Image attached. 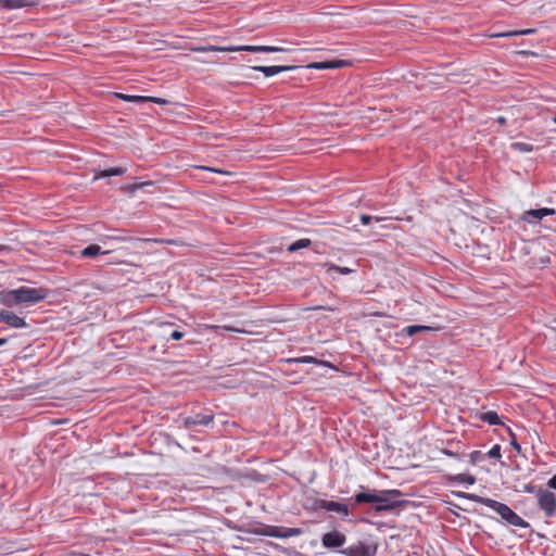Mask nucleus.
<instances>
[{
	"mask_svg": "<svg viewBox=\"0 0 556 556\" xmlns=\"http://www.w3.org/2000/svg\"><path fill=\"white\" fill-rule=\"evenodd\" d=\"M362 491L353 496L356 504H372L375 513L393 511L403 507L407 501L401 500L402 492L396 489L391 490H370L361 486Z\"/></svg>",
	"mask_w": 556,
	"mask_h": 556,
	"instance_id": "f257e3e1",
	"label": "nucleus"
},
{
	"mask_svg": "<svg viewBox=\"0 0 556 556\" xmlns=\"http://www.w3.org/2000/svg\"><path fill=\"white\" fill-rule=\"evenodd\" d=\"M458 497L468 498L470 501L485 505L486 507L496 511L507 523L519 527L528 528L529 523L517 515L508 505L497 502L489 497H482L472 493L457 492L455 493Z\"/></svg>",
	"mask_w": 556,
	"mask_h": 556,
	"instance_id": "f03ea898",
	"label": "nucleus"
},
{
	"mask_svg": "<svg viewBox=\"0 0 556 556\" xmlns=\"http://www.w3.org/2000/svg\"><path fill=\"white\" fill-rule=\"evenodd\" d=\"M48 296V290L45 288H33L22 286L17 289L4 291L2 301L7 306L33 305L43 301Z\"/></svg>",
	"mask_w": 556,
	"mask_h": 556,
	"instance_id": "7ed1b4c3",
	"label": "nucleus"
},
{
	"mask_svg": "<svg viewBox=\"0 0 556 556\" xmlns=\"http://www.w3.org/2000/svg\"><path fill=\"white\" fill-rule=\"evenodd\" d=\"M192 51L198 52H210V51H223V52H233V51H247V52H282L287 51L285 48L275 47V46H230V47H217V46H200L192 48Z\"/></svg>",
	"mask_w": 556,
	"mask_h": 556,
	"instance_id": "20e7f679",
	"label": "nucleus"
},
{
	"mask_svg": "<svg viewBox=\"0 0 556 556\" xmlns=\"http://www.w3.org/2000/svg\"><path fill=\"white\" fill-rule=\"evenodd\" d=\"M538 505L544 511L545 517L556 516V495L549 490L539 489L535 493Z\"/></svg>",
	"mask_w": 556,
	"mask_h": 556,
	"instance_id": "39448f33",
	"label": "nucleus"
},
{
	"mask_svg": "<svg viewBox=\"0 0 556 556\" xmlns=\"http://www.w3.org/2000/svg\"><path fill=\"white\" fill-rule=\"evenodd\" d=\"M378 546L375 543L358 541L339 552L344 556H376Z\"/></svg>",
	"mask_w": 556,
	"mask_h": 556,
	"instance_id": "423d86ee",
	"label": "nucleus"
},
{
	"mask_svg": "<svg viewBox=\"0 0 556 556\" xmlns=\"http://www.w3.org/2000/svg\"><path fill=\"white\" fill-rule=\"evenodd\" d=\"M346 542V536L344 533L333 530L323 534L321 544L324 547L328 549H337L342 547Z\"/></svg>",
	"mask_w": 556,
	"mask_h": 556,
	"instance_id": "0eeeda50",
	"label": "nucleus"
},
{
	"mask_svg": "<svg viewBox=\"0 0 556 556\" xmlns=\"http://www.w3.org/2000/svg\"><path fill=\"white\" fill-rule=\"evenodd\" d=\"M180 420L184 428H190L192 426H207L214 421V415L199 413L194 416L181 417Z\"/></svg>",
	"mask_w": 556,
	"mask_h": 556,
	"instance_id": "6e6552de",
	"label": "nucleus"
},
{
	"mask_svg": "<svg viewBox=\"0 0 556 556\" xmlns=\"http://www.w3.org/2000/svg\"><path fill=\"white\" fill-rule=\"evenodd\" d=\"M553 214H555L554 208L542 207V208H536V210H529L522 214L521 219L529 224L534 225V224H538L543 217L549 216Z\"/></svg>",
	"mask_w": 556,
	"mask_h": 556,
	"instance_id": "1a4fd4ad",
	"label": "nucleus"
},
{
	"mask_svg": "<svg viewBox=\"0 0 556 556\" xmlns=\"http://www.w3.org/2000/svg\"><path fill=\"white\" fill-rule=\"evenodd\" d=\"M0 320L12 328L20 329L26 327V321L24 318L7 309L0 311Z\"/></svg>",
	"mask_w": 556,
	"mask_h": 556,
	"instance_id": "9d476101",
	"label": "nucleus"
},
{
	"mask_svg": "<svg viewBox=\"0 0 556 556\" xmlns=\"http://www.w3.org/2000/svg\"><path fill=\"white\" fill-rule=\"evenodd\" d=\"M296 66L290 65H273V66H254L253 70L257 72H262L266 77H270L277 75L282 72L293 71Z\"/></svg>",
	"mask_w": 556,
	"mask_h": 556,
	"instance_id": "9b49d317",
	"label": "nucleus"
},
{
	"mask_svg": "<svg viewBox=\"0 0 556 556\" xmlns=\"http://www.w3.org/2000/svg\"><path fill=\"white\" fill-rule=\"evenodd\" d=\"M319 507L323 508V509H326L328 511H336V513L341 514L343 516H348L349 515V507L345 504H343V503H339V502H334V501L321 500L319 502Z\"/></svg>",
	"mask_w": 556,
	"mask_h": 556,
	"instance_id": "f8f14e48",
	"label": "nucleus"
},
{
	"mask_svg": "<svg viewBox=\"0 0 556 556\" xmlns=\"http://www.w3.org/2000/svg\"><path fill=\"white\" fill-rule=\"evenodd\" d=\"M302 533V530L299 528H286V527H276L269 533V535L274 538L288 539L292 536H298Z\"/></svg>",
	"mask_w": 556,
	"mask_h": 556,
	"instance_id": "ddd939ff",
	"label": "nucleus"
},
{
	"mask_svg": "<svg viewBox=\"0 0 556 556\" xmlns=\"http://www.w3.org/2000/svg\"><path fill=\"white\" fill-rule=\"evenodd\" d=\"M34 4L35 2L33 0H0V8L7 10H16Z\"/></svg>",
	"mask_w": 556,
	"mask_h": 556,
	"instance_id": "4468645a",
	"label": "nucleus"
},
{
	"mask_svg": "<svg viewBox=\"0 0 556 556\" xmlns=\"http://www.w3.org/2000/svg\"><path fill=\"white\" fill-rule=\"evenodd\" d=\"M349 64L348 61L337 60V61H326V62H317L311 65V67L316 70H328V68H341Z\"/></svg>",
	"mask_w": 556,
	"mask_h": 556,
	"instance_id": "2eb2a0df",
	"label": "nucleus"
},
{
	"mask_svg": "<svg viewBox=\"0 0 556 556\" xmlns=\"http://www.w3.org/2000/svg\"><path fill=\"white\" fill-rule=\"evenodd\" d=\"M324 267H326V273L328 276H330L332 279H334L336 277L333 276V273H338V274H341V275H349V274H352L354 273L355 270L352 269V268H349V267H341V266H338L336 264H332V263H325L323 265Z\"/></svg>",
	"mask_w": 556,
	"mask_h": 556,
	"instance_id": "dca6fc26",
	"label": "nucleus"
},
{
	"mask_svg": "<svg viewBox=\"0 0 556 556\" xmlns=\"http://www.w3.org/2000/svg\"><path fill=\"white\" fill-rule=\"evenodd\" d=\"M109 251H103L98 244H90L80 251V256L84 258L96 257L100 254H108Z\"/></svg>",
	"mask_w": 556,
	"mask_h": 556,
	"instance_id": "f3484780",
	"label": "nucleus"
},
{
	"mask_svg": "<svg viewBox=\"0 0 556 556\" xmlns=\"http://www.w3.org/2000/svg\"><path fill=\"white\" fill-rule=\"evenodd\" d=\"M126 170L127 169L125 167H112L109 169H103V170L97 172L94 178L99 179V178H108V177H112V176H122L126 173Z\"/></svg>",
	"mask_w": 556,
	"mask_h": 556,
	"instance_id": "a211bd4d",
	"label": "nucleus"
},
{
	"mask_svg": "<svg viewBox=\"0 0 556 556\" xmlns=\"http://www.w3.org/2000/svg\"><path fill=\"white\" fill-rule=\"evenodd\" d=\"M433 328L430 326H424V325H412L407 326L403 329V333H405L408 337H412L418 332L422 331H431Z\"/></svg>",
	"mask_w": 556,
	"mask_h": 556,
	"instance_id": "6ab92c4d",
	"label": "nucleus"
},
{
	"mask_svg": "<svg viewBox=\"0 0 556 556\" xmlns=\"http://www.w3.org/2000/svg\"><path fill=\"white\" fill-rule=\"evenodd\" d=\"M481 420L488 422L491 426L500 425L501 420L497 413L493 410L485 412L481 415Z\"/></svg>",
	"mask_w": 556,
	"mask_h": 556,
	"instance_id": "aec40b11",
	"label": "nucleus"
},
{
	"mask_svg": "<svg viewBox=\"0 0 556 556\" xmlns=\"http://www.w3.org/2000/svg\"><path fill=\"white\" fill-rule=\"evenodd\" d=\"M311 243H312V241L309 239H306V238L300 239V240H296L295 242L291 243L287 250L289 252H295L298 250L308 248L311 245Z\"/></svg>",
	"mask_w": 556,
	"mask_h": 556,
	"instance_id": "412c9836",
	"label": "nucleus"
},
{
	"mask_svg": "<svg viewBox=\"0 0 556 556\" xmlns=\"http://www.w3.org/2000/svg\"><path fill=\"white\" fill-rule=\"evenodd\" d=\"M115 96L124 100L126 102H134V103H143L144 102V96H132V94H125V93H115Z\"/></svg>",
	"mask_w": 556,
	"mask_h": 556,
	"instance_id": "4be33fe9",
	"label": "nucleus"
},
{
	"mask_svg": "<svg viewBox=\"0 0 556 556\" xmlns=\"http://www.w3.org/2000/svg\"><path fill=\"white\" fill-rule=\"evenodd\" d=\"M511 148L522 153L532 152L534 150V147L527 142H513Z\"/></svg>",
	"mask_w": 556,
	"mask_h": 556,
	"instance_id": "5701e85b",
	"label": "nucleus"
},
{
	"mask_svg": "<svg viewBox=\"0 0 556 556\" xmlns=\"http://www.w3.org/2000/svg\"><path fill=\"white\" fill-rule=\"evenodd\" d=\"M152 185H153L152 181L138 182V184H132L127 187H124L123 190L129 192L130 194H134L138 189H141L144 186H152Z\"/></svg>",
	"mask_w": 556,
	"mask_h": 556,
	"instance_id": "b1692460",
	"label": "nucleus"
},
{
	"mask_svg": "<svg viewBox=\"0 0 556 556\" xmlns=\"http://www.w3.org/2000/svg\"><path fill=\"white\" fill-rule=\"evenodd\" d=\"M454 479L460 483H467L470 485L476 482V478L473 476L467 475V473H458L457 476H455Z\"/></svg>",
	"mask_w": 556,
	"mask_h": 556,
	"instance_id": "393cba45",
	"label": "nucleus"
},
{
	"mask_svg": "<svg viewBox=\"0 0 556 556\" xmlns=\"http://www.w3.org/2000/svg\"><path fill=\"white\" fill-rule=\"evenodd\" d=\"M534 31H535V29L528 28V29H521V30H516V31H510V33L500 34V35H497V36H498V37H505V36H522V35H530V34H533Z\"/></svg>",
	"mask_w": 556,
	"mask_h": 556,
	"instance_id": "a878e982",
	"label": "nucleus"
},
{
	"mask_svg": "<svg viewBox=\"0 0 556 556\" xmlns=\"http://www.w3.org/2000/svg\"><path fill=\"white\" fill-rule=\"evenodd\" d=\"M488 456L490 458H500L501 457V445L495 444L491 447V450L488 452Z\"/></svg>",
	"mask_w": 556,
	"mask_h": 556,
	"instance_id": "bb28decb",
	"label": "nucleus"
},
{
	"mask_svg": "<svg viewBox=\"0 0 556 556\" xmlns=\"http://www.w3.org/2000/svg\"><path fill=\"white\" fill-rule=\"evenodd\" d=\"M469 457L472 464H477L483 459L484 455L480 451H473L470 453Z\"/></svg>",
	"mask_w": 556,
	"mask_h": 556,
	"instance_id": "cd10ccee",
	"label": "nucleus"
},
{
	"mask_svg": "<svg viewBox=\"0 0 556 556\" xmlns=\"http://www.w3.org/2000/svg\"><path fill=\"white\" fill-rule=\"evenodd\" d=\"M144 102H153L155 104H166L168 101L159 97H147L144 96Z\"/></svg>",
	"mask_w": 556,
	"mask_h": 556,
	"instance_id": "c85d7f7f",
	"label": "nucleus"
},
{
	"mask_svg": "<svg viewBox=\"0 0 556 556\" xmlns=\"http://www.w3.org/2000/svg\"><path fill=\"white\" fill-rule=\"evenodd\" d=\"M372 219H375L376 222L382 220L381 217H372V216L366 215V214L361 215V222L363 225H368Z\"/></svg>",
	"mask_w": 556,
	"mask_h": 556,
	"instance_id": "c756f323",
	"label": "nucleus"
},
{
	"mask_svg": "<svg viewBox=\"0 0 556 556\" xmlns=\"http://www.w3.org/2000/svg\"><path fill=\"white\" fill-rule=\"evenodd\" d=\"M201 168L204 170H210V172H214V173H218V174L230 175V172H226V170L214 168V167L202 166Z\"/></svg>",
	"mask_w": 556,
	"mask_h": 556,
	"instance_id": "7c9ffc66",
	"label": "nucleus"
},
{
	"mask_svg": "<svg viewBox=\"0 0 556 556\" xmlns=\"http://www.w3.org/2000/svg\"><path fill=\"white\" fill-rule=\"evenodd\" d=\"M184 332L181 331H178V330H174L172 333H170V339L172 340H175V341H178V340H181L184 338Z\"/></svg>",
	"mask_w": 556,
	"mask_h": 556,
	"instance_id": "2f4dec72",
	"label": "nucleus"
},
{
	"mask_svg": "<svg viewBox=\"0 0 556 556\" xmlns=\"http://www.w3.org/2000/svg\"><path fill=\"white\" fill-rule=\"evenodd\" d=\"M547 486L556 490V475H554L548 481Z\"/></svg>",
	"mask_w": 556,
	"mask_h": 556,
	"instance_id": "473e14b6",
	"label": "nucleus"
},
{
	"mask_svg": "<svg viewBox=\"0 0 556 556\" xmlns=\"http://www.w3.org/2000/svg\"><path fill=\"white\" fill-rule=\"evenodd\" d=\"M12 251V248L7 244H0V253H10Z\"/></svg>",
	"mask_w": 556,
	"mask_h": 556,
	"instance_id": "72a5a7b5",
	"label": "nucleus"
},
{
	"mask_svg": "<svg viewBox=\"0 0 556 556\" xmlns=\"http://www.w3.org/2000/svg\"><path fill=\"white\" fill-rule=\"evenodd\" d=\"M296 362L312 363V362H315V359L312 356H304L302 358H298Z\"/></svg>",
	"mask_w": 556,
	"mask_h": 556,
	"instance_id": "f704fd0d",
	"label": "nucleus"
},
{
	"mask_svg": "<svg viewBox=\"0 0 556 556\" xmlns=\"http://www.w3.org/2000/svg\"><path fill=\"white\" fill-rule=\"evenodd\" d=\"M510 444L517 452H520L521 447L515 439L511 440Z\"/></svg>",
	"mask_w": 556,
	"mask_h": 556,
	"instance_id": "c9c22d12",
	"label": "nucleus"
},
{
	"mask_svg": "<svg viewBox=\"0 0 556 556\" xmlns=\"http://www.w3.org/2000/svg\"><path fill=\"white\" fill-rule=\"evenodd\" d=\"M497 123L501 124V125H505L506 124V118L504 116H498L497 117Z\"/></svg>",
	"mask_w": 556,
	"mask_h": 556,
	"instance_id": "e433bc0d",
	"label": "nucleus"
},
{
	"mask_svg": "<svg viewBox=\"0 0 556 556\" xmlns=\"http://www.w3.org/2000/svg\"><path fill=\"white\" fill-rule=\"evenodd\" d=\"M443 453L448 455V456H455V454L448 450H443Z\"/></svg>",
	"mask_w": 556,
	"mask_h": 556,
	"instance_id": "4c0bfd02",
	"label": "nucleus"
},
{
	"mask_svg": "<svg viewBox=\"0 0 556 556\" xmlns=\"http://www.w3.org/2000/svg\"><path fill=\"white\" fill-rule=\"evenodd\" d=\"M8 342V339L0 338V346L4 345Z\"/></svg>",
	"mask_w": 556,
	"mask_h": 556,
	"instance_id": "58836bf2",
	"label": "nucleus"
},
{
	"mask_svg": "<svg viewBox=\"0 0 556 556\" xmlns=\"http://www.w3.org/2000/svg\"><path fill=\"white\" fill-rule=\"evenodd\" d=\"M526 491L532 492V488L531 486H526Z\"/></svg>",
	"mask_w": 556,
	"mask_h": 556,
	"instance_id": "ea45409f",
	"label": "nucleus"
},
{
	"mask_svg": "<svg viewBox=\"0 0 556 556\" xmlns=\"http://www.w3.org/2000/svg\"><path fill=\"white\" fill-rule=\"evenodd\" d=\"M554 123L556 124V116L553 118Z\"/></svg>",
	"mask_w": 556,
	"mask_h": 556,
	"instance_id": "a19ab883",
	"label": "nucleus"
}]
</instances>
